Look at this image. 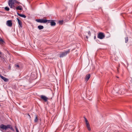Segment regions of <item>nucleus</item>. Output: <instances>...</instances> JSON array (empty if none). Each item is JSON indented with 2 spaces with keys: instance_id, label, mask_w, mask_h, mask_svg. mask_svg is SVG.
<instances>
[{
  "instance_id": "1",
  "label": "nucleus",
  "mask_w": 132,
  "mask_h": 132,
  "mask_svg": "<svg viewBox=\"0 0 132 132\" xmlns=\"http://www.w3.org/2000/svg\"><path fill=\"white\" fill-rule=\"evenodd\" d=\"M0 128L2 129L6 130L8 128L10 129L11 130H14L12 127L9 125H4L2 124L0 125Z\"/></svg>"
},
{
  "instance_id": "2",
  "label": "nucleus",
  "mask_w": 132,
  "mask_h": 132,
  "mask_svg": "<svg viewBox=\"0 0 132 132\" xmlns=\"http://www.w3.org/2000/svg\"><path fill=\"white\" fill-rule=\"evenodd\" d=\"M70 52V50H69L68 51H65L64 52H62L60 54V57H63L65 56L67 54L69 53Z\"/></svg>"
},
{
  "instance_id": "3",
  "label": "nucleus",
  "mask_w": 132,
  "mask_h": 132,
  "mask_svg": "<svg viewBox=\"0 0 132 132\" xmlns=\"http://www.w3.org/2000/svg\"><path fill=\"white\" fill-rule=\"evenodd\" d=\"M36 21L40 23H46V19H37L36 20Z\"/></svg>"
},
{
  "instance_id": "4",
  "label": "nucleus",
  "mask_w": 132,
  "mask_h": 132,
  "mask_svg": "<svg viewBox=\"0 0 132 132\" xmlns=\"http://www.w3.org/2000/svg\"><path fill=\"white\" fill-rule=\"evenodd\" d=\"M84 118L85 119V121L86 122V126L87 127L88 130L89 131H90L91 130V128H90V125L89 123V122L87 120L85 117Z\"/></svg>"
},
{
  "instance_id": "5",
  "label": "nucleus",
  "mask_w": 132,
  "mask_h": 132,
  "mask_svg": "<svg viewBox=\"0 0 132 132\" xmlns=\"http://www.w3.org/2000/svg\"><path fill=\"white\" fill-rule=\"evenodd\" d=\"M15 3L13 2V0H9L8 4L11 8H13V5Z\"/></svg>"
},
{
  "instance_id": "6",
  "label": "nucleus",
  "mask_w": 132,
  "mask_h": 132,
  "mask_svg": "<svg viewBox=\"0 0 132 132\" xmlns=\"http://www.w3.org/2000/svg\"><path fill=\"white\" fill-rule=\"evenodd\" d=\"M6 24L9 27H11L12 26V21L11 20L7 21L6 22Z\"/></svg>"
},
{
  "instance_id": "7",
  "label": "nucleus",
  "mask_w": 132,
  "mask_h": 132,
  "mask_svg": "<svg viewBox=\"0 0 132 132\" xmlns=\"http://www.w3.org/2000/svg\"><path fill=\"white\" fill-rule=\"evenodd\" d=\"M40 97L45 102H46L48 99V98L44 95H41L40 96Z\"/></svg>"
},
{
  "instance_id": "8",
  "label": "nucleus",
  "mask_w": 132,
  "mask_h": 132,
  "mask_svg": "<svg viewBox=\"0 0 132 132\" xmlns=\"http://www.w3.org/2000/svg\"><path fill=\"white\" fill-rule=\"evenodd\" d=\"M104 35L103 34H98V37L100 39H102L104 38Z\"/></svg>"
},
{
  "instance_id": "9",
  "label": "nucleus",
  "mask_w": 132,
  "mask_h": 132,
  "mask_svg": "<svg viewBox=\"0 0 132 132\" xmlns=\"http://www.w3.org/2000/svg\"><path fill=\"white\" fill-rule=\"evenodd\" d=\"M17 20L18 21V23L20 26V27H22V26L21 21L18 18H17Z\"/></svg>"
},
{
  "instance_id": "10",
  "label": "nucleus",
  "mask_w": 132,
  "mask_h": 132,
  "mask_svg": "<svg viewBox=\"0 0 132 132\" xmlns=\"http://www.w3.org/2000/svg\"><path fill=\"white\" fill-rule=\"evenodd\" d=\"M90 75L89 74H88L86 75L85 78V80L86 82L90 78Z\"/></svg>"
},
{
  "instance_id": "11",
  "label": "nucleus",
  "mask_w": 132,
  "mask_h": 132,
  "mask_svg": "<svg viewBox=\"0 0 132 132\" xmlns=\"http://www.w3.org/2000/svg\"><path fill=\"white\" fill-rule=\"evenodd\" d=\"M17 15L20 16L24 18H26V16L25 15L23 14H21L19 13L18 12H17Z\"/></svg>"
},
{
  "instance_id": "12",
  "label": "nucleus",
  "mask_w": 132,
  "mask_h": 132,
  "mask_svg": "<svg viewBox=\"0 0 132 132\" xmlns=\"http://www.w3.org/2000/svg\"><path fill=\"white\" fill-rule=\"evenodd\" d=\"M51 25L52 26H55L56 25V23L55 22V21L53 20H51Z\"/></svg>"
},
{
  "instance_id": "13",
  "label": "nucleus",
  "mask_w": 132,
  "mask_h": 132,
  "mask_svg": "<svg viewBox=\"0 0 132 132\" xmlns=\"http://www.w3.org/2000/svg\"><path fill=\"white\" fill-rule=\"evenodd\" d=\"M0 77L1 79H3L5 81H7L8 80L7 79L1 76V75H0Z\"/></svg>"
},
{
  "instance_id": "14",
  "label": "nucleus",
  "mask_w": 132,
  "mask_h": 132,
  "mask_svg": "<svg viewBox=\"0 0 132 132\" xmlns=\"http://www.w3.org/2000/svg\"><path fill=\"white\" fill-rule=\"evenodd\" d=\"M15 9L16 10H22V8L21 6H18L17 7L15 8Z\"/></svg>"
},
{
  "instance_id": "15",
  "label": "nucleus",
  "mask_w": 132,
  "mask_h": 132,
  "mask_svg": "<svg viewBox=\"0 0 132 132\" xmlns=\"http://www.w3.org/2000/svg\"><path fill=\"white\" fill-rule=\"evenodd\" d=\"M5 43V42L0 37V44L1 45H3Z\"/></svg>"
},
{
  "instance_id": "16",
  "label": "nucleus",
  "mask_w": 132,
  "mask_h": 132,
  "mask_svg": "<svg viewBox=\"0 0 132 132\" xmlns=\"http://www.w3.org/2000/svg\"><path fill=\"white\" fill-rule=\"evenodd\" d=\"M38 28L39 29L41 30L44 28V27L43 26L39 25L38 26Z\"/></svg>"
},
{
  "instance_id": "17",
  "label": "nucleus",
  "mask_w": 132,
  "mask_h": 132,
  "mask_svg": "<svg viewBox=\"0 0 132 132\" xmlns=\"http://www.w3.org/2000/svg\"><path fill=\"white\" fill-rule=\"evenodd\" d=\"M0 57L2 58H3V59L5 60L4 59V58L3 54H2V53L0 52Z\"/></svg>"
},
{
  "instance_id": "18",
  "label": "nucleus",
  "mask_w": 132,
  "mask_h": 132,
  "mask_svg": "<svg viewBox=\"0 0 132 132\" xmlns=\"http://www.w3.org/2000/svg\"><path fill=\"white\" fill-rule=\"evenodd\" d=\"M38 120L37 117V116L35 115V118L34 120L35 122H37Z\"/></svg>"
},
{
  "instance_id": "19",
  "label": "nucleus",
  "mask_w": 132,
  "mask_h": 132,
  "mask_svg": "<svg viewBox=\"0 0 132 132\" xmlns=\"http://www.w3.org/2000/svg\"><path fill=\"white\" fill-rule=\"evenodd\" d=\"M5 9L7 11H9V8L8 7H6L5 8Z\"/></svg>"
},
{
  "instance_id": "20",
  "label": "nucleus",
  "mask_w": 132,
  "mask_h": 132,
  "mask_svg": "<svg viewBox=\"0 0 132 132\" xmlns=\"http://www.w3.org/2000/svg\"><path fill=\"white\" fill-rule=\"evenodd\" d=\"M13 2H14L15 3H16L18 4H21V3L18 2V1H16V0H13Z\"/></svg>"
},
{
  "instance_id": "21",
  "label": "nucleus",
  "mask_w": 132,
  "mask_h": 132,
  "mask_svg": "<svg viewBox=\"0 0 132 132\" xmlns=\"http://www.w3.org/2000/svg\"><path fill=\"white\" fill-rule=\"evenodd\" d=\"M51 20H47L46 19V22H48V23H51Z\"/></svg>"
},
{
  "instance_id": "22",
  "label": "nucleus",
  "mask_w": 132,
  "mask_h": 132,
  "mask_svg": "<svg viewBox=\"0 0 132 132\" xmlns=\"http://www.w3.org/2000/svg\"><path fill=\"white\" fill-rule=\"evenodd\" d=\"M125 42L127 43L128 41V37H127L125 38Z\"/></svg>"
},
{
  "instance_id": "23",
  "label": "nucleus",
  "mask_w": 132,
  "mask_h": 132,
  "mask_svg": "<svg viewBox=\"0 0 132 132\" xmlns=\"http://www.w3.org/2000/svg\"><path fill=\"white\" fill-rule=\"evenodd\" d=\"M63 20H61L59 21V23L60 24H62L63 23Z\"/></svg>"
},
{
  "instance_id": "24",
  "label": "nucleus",
  "mask_w": 132,
  "mask_h": 132,
  "mask_svg": "<svg viewBox=\"0 0 132 132\" xmlns=\"http://www.w3.org/2000/svg\"><path fill=\"white\" fill-rule=\"evenodd\" d=\"M15 129H16V132H19V131L17 128L16 127H15Z\"/></svg>"
},
{
  "instance_id": "25",
  "label": "nucleus",
  "mask_w": 132,
  "mask_h": 132,
  "mask_svg": "<svg viewBox=\"0 0 132 132\" xmlns=\"http://www.w3.org/2000/svg\"><path fill=\"white\" fill-rule=\"evenodd\" d=\"M13 8L15 10V6L14 5H13Z\"/></svg>"
},
{
  "instance_id": "26",
  "label": "nucleus",
  "mask_w": 132,
  "mask_h": 132,
  "mask_svg": "<svg viewBox=\"0 0 132 132\" xmlns=\"http://www.w3.org/2000/svg\"><path fill=\"white\" fill-rule=\"evenodd\" d=\"M15 66H16V67H17L18 68H19V65H15Z\"/></svg>"
},
{
  "instance_id": "27",
  "label": "nucleus",
  "mask_w": 132,
  "mask_h": 132,
  "mask_svg": "<svg viewBox=\"0 0 132 132\" xmlns=\"http://www.w3.org/2000/svg\"><path fill=\"white\" fill-rule=\"evenodd\" d=\"M88 33H90V31H88Z\"/></svg>"
},
{
  "instance_id": "28",
  "label": "nucleus",
  "mask_w": 132,
  "mask_h": 132,
  "mask_svg": "<svg viewBox=\"0 0 132 132\" xmlns=\"http://www.w3.org/2000/svg\"><path fill=\"white\" fill-rule=\"evenodd\" d=\"M98 33H103L102 32H99Z\"/></svg>"
},
{
  "instance_id": "29",
  "label": "nucleus",
  "mask_w": 132,
  "mask_h": 132,
  "mask_svg": "<svg viewBox=\"0 0 132 132\" xmlns=\"http://www.w3.org/2000/svg\"><path fill=\"white\" fill-rule=\"evenodd\" d=\"M95 38H96V37H95H95H94V38L95 39Z\"/></svg>"
},
{
  "instance_id": "30",
  "label": "nucleus",
  "mask_w": 132,
  "mask_h": 132,
  "mask_svg": "<svg viewBox=\"0 0 132 132\" xmlns=\"http://www.w3.org/2000/svg\"><path fill=\"white\" fill-rule=\"evenodd\" d=\"M86 38H87V36H86Z\"/></svg>"
}]
</instances>
